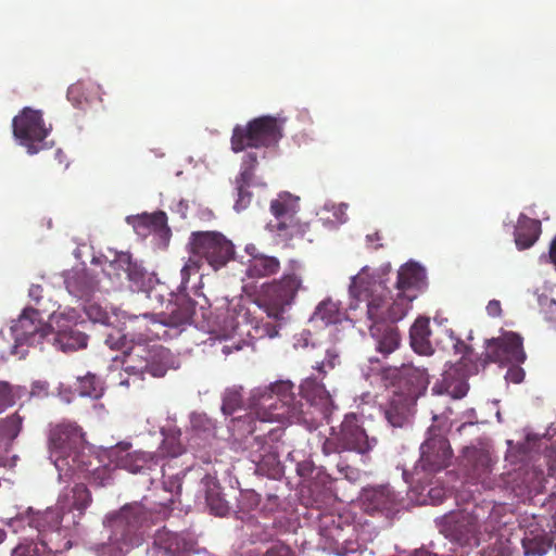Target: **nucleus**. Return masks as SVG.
Masks as SVG:
<instances>
[{"instance_id": "f257e3e1", "label": "nucleus", "mask_w": 556, "mask_h": 556, "mask_svg": "<svg viewBox=\"0 0 556 556\" xmlns=\"http://www.w3.org/2000/svg\"><path fill=\"white\" fill-rule=\"evenodd\" d=\"M306 403L296 400L294 384L290 380H279L266 387L252 390L250 396V432L265 431L262 426L274 421L304 424L317 428L328 420L332 412L329 392L316 378H307L301 386Z\"/></svg>"}, {"instance_id": "f03ea898", "label": "nucleus", "mask_w": 556, "mask_h": 556, "mask_svg": "<svg viewBox=\"0 0 556 556\" xmlns=\"http://www.w3.org/2000/svg\"><path fill=\"white\" fill-rule=\"evenodd\" d=\"M123 331L129 342L134 343L125 351L123 366L129 375L164 377L172 366V355L168 349L162 345L149 346L146 343L152 340L172 339V333L160 323L155 314L123 315Z\"/></svg>"}, {"instance_id": "7ed1b4c3", "label": "nucleus", "mask_w": 556, "mask_h": 556, "mask_svg": "<svg viewBox=\"0 0 556 556\" xmlns=\"http://www.w3.org/2000/svg\"><path fill=\"white\" fill-rule=\"evenodd\" d=\"M495 460L489 450L483 447L467 446L463 451L462 468L468 481L472 484H480L484 490H515L514 482L523 476L521 483L529 492H541L547 484L556 482V469L548 467V472L542 468L533 467L531 470L521 469L514 473L494 475Z\"/></svg>"}, {"instance_id": "20e7f679", "label": "nucleus", "mask_w": 556, "mask_h": 556, "mask_svg": "<svg viewBox=\"0 0 556 556\" xmlns=\"http://www.w3.org/2000/svg\"><path fill=\"white\" fill-rule=\"evenodd\" d=\"M349 290L354 300L351 308L356 309L364 303L366 317L371 325L394 324L403 319L410 308L381 280L364 271L352 278Z\"/></svg>"}, {"instance_id": "39448f33", "label": "nucleus", "mask_w": 556, "mask_h": 556, "mask_svg": "<svg viewBox=\"0 0 556 556\" xmlns=\"http://www.w3.org/2000/svg\"><path fill=\"white\" fill-rule=\"evenodd\" d=\"M49 457L60 476L67 478L88 471L92 455L86 444L83 429L73 421H62L50 427Z\"/></svg>"}, {"instance_id": "423d86ee", "label": "nucleus", "mask_w": 556, "mask_h": 556, "mask_svg": "<svg viewBox=\"0 0 556 556\" xmlns=\"http://www.w3.org/2000/svg\"><path fill=\"white\" fill-rule=\"evenodd\" d=\"M148 520V513L140 503L124 505L108 517L113 531L110 543L101 547L100 556H125L135 544L137 531Z\"/></svg>"}, {"instance_id": "0eeeda50", "label": "nucleus", "mask_w": 556, "mask_h": 556, "mask_svg": "<svg viewBox=\"0 0 556 556\" xmlns=\"http://www.w3.org/2000/svg\"><path fill=\"white\" fill-rule=\"evenodd\" d=\"M300 199L289 192H281L270 202V213L274 216L266 228L278 241L289 242L295 238H303L309 229L308 223L298 217Z\"/></svg>"}, {"instance_id": "6e6552de", "label": "nucleus", "mask_w": 556, "mask_h": 556, "mask_svg": "<svg viewBox=\"0 0 556 556\" xmlns=\"http://www.w3.org/2000/svg\"><path fill=\"white\" fill-rule=\"evenodd\" d=\"M282 136V122L269 115L260 116L245 126H235L230 139L231 150L238 153L248 148L276 147Z\"/></svg>"}, {"instance_id": "1a4fd4ad", "label": "nucleus", "mask_w": 556, "mask_h": 556, "mask_svg": "<svg viewBox=\"0 0 556 556\" xmlns=\"http://www.w3.org/2000/svg\"><path fill=\"white\" fill-rule=\"evenodd\" d=\"M318 529L324 548L338 556H350L361 548L356 539L355 526L341 515L333 513L320 514Z\"/></svg>"}, {"instance_id": "9d476101", "label": "nucleus", "mask_w": 556, "mask_h": 556, "mask_svg": "<svg viewBox=\"0 0 556 556\" xmlns=\"http://www.w3.org/2000/svg\"><path fill=\"white\" fill-rule=\"evenodd\" d=\"M480 509L476 508L471 514L462 515L451 529V536L462 546H478L495 532L501 531L500 508L495 506L489 513L486 519L482 520Z\"/></svg>"}, {"instance_id": "9b49d317", "label": "nucleus", "mask_w": 556, "mask_h": 556, "mask_svg": "<svg viewBox=\"0 0 556 556\" xmlns=\"http://www.w3.org/2000/svg\"><path fill=\"white\" fill-rule=\"evenodd\" d=\"M301 288V276L294 270L287 271L280 279L263 285L258 305L269 318L280 320L286 307L292 304Z\"/></svg>"}, {"instance_id": "f8f14e48", "label": "nucleus", "mask_w": 556, "mask_h": 556, "mask_svg": "<svg viewBox=\"0 0 556 556\" xmlns=\"http://www.w3.org/2000/svg\"><path fill=\"white\" fill-rule=\"evenodd\" d=\"M66 501H58L55 506L37 511L30 517L29 525L38 530L40 541L52 538L54 543L63 544L78 526L75 515L65 514Z\"/></svg>"}, {"instance_id": "ddd939ff", "label": "nucleus", "mask_w": 556, "mask_h": 556, "mask_svg": "<svg viewBox=\"0 0 556 556\" xmlns=\"http://www.w3.org/2000/svg\"><path fill=\"white\" fill-rule=\"evenodd\" d=\"M189 251L215 270L224 267L235 256L232 242L217 231H193L189 240Z\"/></svg>"}, {"instance_id": "4468645a", "label": "nucleus", "mask_w": 556, "mask_h": 556, "mask_svg": "<svg viewBox=\"0 0 556 556\" xmlns=\"http://www.w3.org/2000/svg\"><path fill=\"white\" fill-rule=\"evenodd\" d=\"M283 434L281 427L269 428L264 434H257L250 443V458L256 471L275 477L280 472L278 443Z\"/></svg>"}, {"instance_id": "2eb2a0df", "label": "nucleus", "mask_w": 556, "mask_h": 556, "mask_svg": "<svg viewBox=\"0 0 556 556\" xmlns=\"http://www.w3.org/2000/svg\"><path fill=\"white\" fill-rule=\"evenodd\" d=\"M12 127L15 138L29 154H36L43 148L41 143L50 132V128L45 125L42 113L30 108H24L13 118Z\"/></svg>"}, {"instance_id": "dca6fc26", "label": "nucleus", "mask_w": 556, "mask_h": 556, "mask_svg": "<svg viewBox=\"0 0 556 556\" xmlns=\"http://www.w3.org/2000/svg\"><path fill=\"white\" fill-rule=\"evenodd\" d=\"M78 318L79 314L75 309L53 315L52 321L55 324V330L52 328V334L48 341L64 352L85 349L88 336L76 328Z\"/></svg>"}, {"instance_id": "f3484780", "label": "nucleus", "mask_w": 556, "mask_h": 556, "mask_svg": "<svg viewBox=\"0 0 556 556\" xmlns=\"http://www.w3.org/2000/svg\"><path fill=\"white\" fill-rule=\"evenodd\" d=\"M483 356V366L488 363L521 364L526 361L522 338L515 332H506L502 337L488 340Z\"/></svg>"}, {"instance_id": "a211bd4d", "label": "nucleus", "mask_w": 556, "mask_h": 556, "mask_svg": "<svg viewBox=\"0 0 556 556\" xmlns=\"http://www.w3.org/2000/svg\"><path fill=\"white\" fill-rule=\"evenodd\" d=\"M40 308L26 307L11 327L18 344L39 345L48 341L52 327L42 323Z\"/></svg>"}, {"instance_id": "6ab92c4d", "label": "nucleus", "mask_w": 556, "mask_h": 556, "mask_svg": "<svg viewBox=\"0 0 556 556\" xmlns=\"http://www.w3.org/2000/svg\"><path fill=\"white\" fill-rule=\"evenodd\" d=\"M453 456L448 440L437 429L428 430V438L420 446V467L428 472H437L450 466Z\"/></svg>"}, {"instance_id": "aec40b11", "label": "nucleus", "mask_w": 556, "mask_h": 556, "mask_svg": "<svg viewBox=\"0 0 556 556\" xmlns=\"http://www.w3.org/2000/svg\"><path fill=\"white\" fill-rule=\"evenodd\" d=\"M478 370V363L469 364L465 361H458L444 370L441 380L433 386L432 390L438 394H447L453 399H462L469 390V376L477 374Z\"/></svg>"}, {"instance_id": "412c9836", "label": "nucleus", "mask_w": 556, "mask_h": 556, "mask_svg": "<svg viewBox=\"0 0 556 556\" xmlns=\"http://www.w3.org/2000/svg\"><path fill=\"white\" fill-rule=\"evenodd\" d=\"M338 440H340L343 448L353 451L358 454L369 453L377 444L375 438H369L366 433L361 417L355 413L344 416V419L338 428H336Z\"/></svg>"}, {"instance_id": "4be33fe9", "label": "nucleus", "mask_w": 556, "mask_h": 556, "mask_svg": "<svg viewBox=\"0 0 556 556\" xmlns=\"http://www.w3.org/2000/svg\"><path fill=\"white\" fill-rule=\"evenodd\" d=\"M362 501L367 513H382L387 517L399 511L401 505L397 494L389 485L364 489Z\"/></svg>"}, {"instance_id": "5701e85b", "label": "nucleus", "mask_w": 556, "mask_h": 556, "mask_svg": "<svg viewBox=\"0 0 556 556\" xmlns=\"http://www.w3.org/2000/svg\"><path fill=\"white\" fill-rule=\"evenodd\" d=\"M195 312V303L189 296H177L175 302L169 303L167 312L159 314L160 323L169 330L172 338L178 336L181 328L192 323Z\"/></svg>"}, {"instance_id": "b1692460", "label": "nucleus", "mask_w": 556, "mask_h": 556, "mask_svg": "<svg viewBox=\"0 0 556 556\" xmlns=\"http://www.w3.org/2000/svg\"><path fill=\"white\" fill-rule=\"evenodd\" d=\"M424 278L425 271L418 264L406 263L397 270L396 282L392 291L410 307L412 302L417 298Z\"/></svg>"}, {"instance_id": "393cba45", "label": "nucleus", "mask_w": 556, "mask_h": 556, "mask_svg": "<svg viewBox=\"0 0 556 556\" xmlns=\"http://www.w3.org/2000/svg\"><path fill=\"white\" fill-rule=\"evenodd\" d=\"M130 443H118L112 455L116 457L117 466L128 470L129 472L137 473L143 469H150L152 465H156L159 456L155 453H148L141 451L129 452Z\"/></svg>"}, {"instance_id": "a878e982", "label": "nucleus", "mask_w": 556, "mask_h": 556, "mask_svg": "<svg viewBox=\"0 0 556 556\" xmlns=\"http://www.w3.org/2000/svg\"><path fill=\"white\" fill-rule=\"evenodd\" d=\"M416 397L412 394L394 392L384 408L387 421L394 428L409 424L415 413Z\"/></svg>"}, {"instance_id": "bb28decb", "label": "nucleus", "mask_w": 556, "mask_h": 556, "mask_svg": "<svg viewBox=\"0 0 556 556\" xmlns=\"http://www.w3.org/2000/svg\"><path fill=\"white\" fill-rule=\"evenodd\" d=\"M153 545L163 552L162 556H178L191 552L195 540L189 533H176L163 528L156 531Z\"/></svg>"}, {"instance_id": "cd10ccee", "label": "nucleus", "mask_w": 556, "mask_h": 556, "mask_svg": "<svg viewBox=\"0 0 556 556\" xmlns=\"http://www.w3.org/2000/svg\"><path fill=\"white\" fill-rule=\"evenodd\" d=\"M369 331L375 340L376 351L384 357L400 348L401 334L393 324L370 325Z\"/></svg>"}, {"instance_id": "c85d7f7f", "label": "nucleus", "mask_w": 556, "mask_h": 556, "mask_svg": "<svg viewBox=\"0 0 556 556\" xmlns=\"http://www.w3.org/2000/svg\"><path fill=\"white\" fill-rule=\"evenodd\" d=\"M430 319L418 317L409 329L410 346L417 354L432 355L434 350L430 341Z\"/></svg>"}, {"instance_id": "c756f323", "label": "nucleus", "mask_w": 556, "mask_h": 556, "mask_svg": "<svg viewBox=\"0 0 556 556\" xmlns=\"http://www.w3.org/2000/svg\"><path fill=\"white\" fill-rule=\"evenodd\" d=\"M280 270V261L271 255L257 254L245 263V276L249 279H262L276 275Z\"/></svg>"}, {"instance_id": "7c9ffc66", "label": "nucleus", "mask_w": 556, "mask_h": 556, "mask_svg": "<svg viewBox=\"0 0 556 556\" xmlns=\"http://www.w3.org/2000/svg\"><path fill=\"white\" fill-rule=\"evenodd\" d=\"M71 540H66L63 544L54 543L52 538L42 540L40 543H21L12 552V556H50L51 553H62L70 549Z\"/></svg>"}, {"instance_id": "2f4dec72", "label": "nucleus", "mask_w": 556, "mask_h": 556, "mask_svg": "<svg viewBox=\"0 0 556 556\" xmlns=\"http://www.w3.org/2000/svg\"><path fill=\"white\" fill-rule=\"evenodd\" d=\"M541 233V222L521 215L515 228V242L519 250L529 249L539 239Z\"/></svg>"}, {"instance_id": "473e14b6", "label": "nucleus", "mask_w": 556, "mask_h": 556, "mask_svg": "<svg viewBox=\"0 0 556 556\" xmlns=\"http://www.w3.org/2000/svg\"><path fill=\"white\" fill-rule=\"evenodd\" d=\"M59 501H66L65 514H68L70 518L75 515L79 522L86 509L90 506L92 496L85 484L77 483L72 489V501L67 497L59 498Z\"/></svg>"}, {"instance_id": "72a5a7b5", "label": "nucleus", "mask_w": 556, "mask_h": 556, "mask_svg": "<svg viewBox=\"0 0 556 556\" xmlns=\"http://www.w3.org/2000/svg\"><path fill=\"white\" fill-rule=\"evenodd\" d=\"M522 556H542L547 553L549 548V540L544 534L543 530L535 529L528 533L522 532L521 535Z\"/></svg>"}, {"instance_id": "f704fd0d", "label": "nucleus", "mask_w": 556, "mask_h": 556, "mask_svg": "<svg viewBox=\"0 0 556 556\" xmlns=\"http://www.w3.org/2000/svg\"><path fill=\"white\" fill-rule=\"evenodd\" d=\"M255 170L244 168L241 166L240 173L236 178V189L238 192V200L236 201L235 208L242 210L245 208L252 199V193L248 190L254 179Z\"/></svg>"}, {"instance_id": "c9c22d12", "label": "nucleus", "mask_w": 556, "mask_h": 556, "mask_svg": "<svg viewBox=\"0 0 556 556\" xmlns=\"http://www.w3.org/2000/svg\"><path fill=\"white\" fill-rule=\"evenodd\" d=\"M24 417L14 412L7 417L0 418V443L10 444L20 434Z\"/></svg>"}, {"instance_id": "e433bc0d", "label": "nucleus", "mask_w": 556, "mask_h": 556, "mask_svg": "<svg viewBox=\"0 0 556 556\" xmlns=\"http://www.w3.org/2000/svg\"><path fill=\"white\" fill-rule=\"evenodd\" d=\"M494 551L496 556H522L521 534L509 533L506 536L504 533H500L494 543Z\"/></svg>"}, {"instance_id": "4c0bfd02", "label": "nucleus", "mask_w": 556, "mask_h": 556, "mask_svg": "<svg viewBox=\"0 0 556 556\" xmlns=\"http://www.w3.org/2000/svg\"><path fill=\"white\" fill-rule=\"evenodd\" d=\"M26 393L22 386L0 380V414L13 407Z\"/></svg>"}, {"instance_id": "58836bf2", "label": "nucleus", "mask_w": 556, "mask_h": 556, "mask_svg": "<svg viewBox=\"0 0 556 556\" xmlns=\"http://www.w3.org/2000/svg\"><path fill=\"white\" fill-rule=\"evenodd\" d=\"M203 481H206L208 489L206 490V503L210 509L216 516H224L228 511L227 503L220 497L218 489V483L212 477L206 476Z\"/></svg>"}, {"instance_id": "ea45409f", "label": "nucleus", "mask_w": 556, "mask_h": 556, "mask_svg": "<svg viewBox=\"0 0 556 556\" xmlns=\"http://www.w3.org/2000/svg\"><path fill=\"white\" fill-rule=\"evenodd\" d=\"M77 390L81 396H89L92 399L101 397L103 388L101 380L94 374H86L84 377H78Z\"/></svg>"}, {"instance_id": "a19ab883", "label": "nucleus", "mask_w": 556, "mask_h": 556, "mask_svg": "<svg viewBox=\"0 0 556 556\" xmlns=\"http://www.w3.org/2000/svg\"><path fill=\"white\" fill-rule=\"evenodd\" d=\"M163 435L164 439L160 446V453L156 454L159 457L160 455L163 457H177L185 452V446L179 439L180 432H163Z\"/></svg>"}, {"instance_id": "79ce46f5", "label": "nucleus", "mask_w": 556, "mask_h": 556, "mask_svg": "<svg viewBox=\"0 0 556 556\" xmlns=\"http://www.w3.org/2000/svg\"><path fill=\"white\" fill-rule=\"evenodd\" d=\"M316 319H320L325 325H333L340 321V311L336 302L331 300L323 301L314 313Z\"/></svg>"}, {"instance_id": "37998d69", "label": "nucleus", "mask_w": 556, "mask_h": 556, "mask_svg": "<svg viewBox=\"0 0 556 556\" xmlns=\"http://www.w3.org/2000/svg\"><path fill=\"white\" fill-rule=\"evenodd\" d=\"M243 404L241 389L230 388L226 389L223 394L222 410L225 415H232L240 409Z\"/></svg>"}, {"instance_id": "c03bdc74", "label": "nucleus", "mask_w": 556, "mask_h": 556, "mask_svg": "<svg viewBox=\"0 0 556 556\" xmlns=\"http://www.w3.org/2000/svg\"><path fill=\"white\" fill-rule=\"evenodd\" d=\"M443 334L448 339L455 354H460L462 357L459 361H465L466 363H475L472 361V349L467 345L460 338L456 337L452 330H444Z\"/></svg>"}, {"instance_id": "a18cd8bd", "label": "nucleus", "mask_w": 556, "mask_h": 556, "mask_svg": "<svg viewBox=\"0 0 556 556\" xmlns=\"http://www.w3.org/2000/svg\"><path fill=\"white\" fill-rule=\"evenodd\" d=\"M166 214L164 212H157L151 215L144 214L140 216L138 225L152 228L155 231L169 232V229L166 226Z\"/></svg>"}, {"instance_id": "49530a36", "label": "nucleus", "mask_w": 556, "mask_h": 556, "mask_svg": "<svg viewBox=\"0 0 556 556\" xmlns=\"http://www.w3.org/2000/svg\"><path fill=\"white\" fill-rule=\"evenodd\" d=\"M86 315L92 323L110 324L109 313L97 303H87L84 307Z\"/></svg>"}, {"instance_id": "de8ad7c7", "label": "nucleus", "mask_w": 556, "mask_h": 556, "mask_svg": "<svg viewBox=\"0 0 556 556\" xmlns=\"http://www.w3.org/2000/svg\"><path fill=\"white\" fill-rule=\"evenodd\" d=\"M340 363L339 355L333 350H327L321 361H317L313 366L314 369L325 376L329 370L333 369Z\"/></svg>"}, {"instance_id": "09e8293b", "label": "nucleus", "mask_w": 556, "mask_h": 556, "mask_svg": "<svg viewBox=\"0 0 556 556\" xmlns=\"http://www.w3.org/2000/svg\"><path fill=\"white\" fill-rule=\"evenodd\" d=\"M126 276L128 280L132 283L134 288H136L139 291L143 289L147 273L140 265L134 262V264L127 271Z\"/></svg>"}, {"instance_id": "8fccbe9b", "label": "nucleus", "mask_w": 556, "mask_h": 556, "mask_svg": "<svg viewBox=\"0 0 556 556\" xmlns=\"http://www.w3.org/2000/svg\"><path fill=\"white\" fill-rule=\"evenodd\" d=\"M201 258L191 254V256L188 258V261L185 263L180 270L181 283H187L190 279V276L199 271L201 267Z\"/></svg>"}, {"instance_id": "3c124183", "label": "nucleus", "mask_w": 556, "mask_h": 556, "mask_svg": "<svg viewBox=\"0 0 556 556\" xmlns=\"http://www.w3.org/2000/svg\"><path fill=\"white\" fill-rule=\"evenodd\" d=\"M330 438H327L323 443V453L325 455H330L333 453H340L342 451H345L343 448V445L341 444L340 440H338V435L336 432V427H331Z\"/></svg>"}, {"instance_id": "603ef678", "label": "nucleus", "mask_w": 556, "mask_h": 556, "mask_svg": "<svg viewBox=\"0 0 556 556\" xmlns=\"http://www.w3.org/2000/svg\"><path fill=\"white\" fill-rule=\"evenodd\" d=\"M67 99L76 106H79L83 104L84 100H86L85 94H84L83 83H76L68 87Z\"/></svg>"}, {"instance_id": "864d4df0", "label": "nucleus", "mask_w": 556, "mask_h": 556, "mask_svg": "<svg viewBox=\"0 0 556 556\" xmlns=\"http://www.w3.org/2000/svg\"><path fill=\"white\" fill-rule=\"evenodd\" d=\"M132 264L134 262L129 253H119L110 263V267H112L114 270H123L125 274H127Z\"/></svg>"}, {"instance_id": "5fc2aeb1", "label": "nucleus", "mask_w": 556, "mask_h": 556, "mask_svg": "<svg viewBox=\"0 0 556 556\" xmlns=\"http://www.w3.org/2000/svg\"><path fill=\"white\" fill-rule=\"evenodd\" d=\"M129 338L125 337V331L119 337H115L113 334H109L105 343L112 350H123V354L125 355V351H127L130 346H128Z\"/></svg>"}, {"instance_id": "6e6d98bb", "label": "nucleus", "mask_w": 556, "mask_h": 556, "mask_svg": "<svg viewBox=\"0 0 556 556\" xmlns=\"http://www.w3.org/2000/svg\"><path fill=\"white\" fill-rule=\"evenodd\" d=\"M265 556H294V554L288 545L276 543L266 551Z\"/></svg>"}, {"instance_id": "4d7b16f0", "label": "nucleus", "mask_w": 556, "mask_h": 556, "mask_svg": "<svg viewBox=\"0 0 556 556\" xmlns=\"http://www.w3.org/2000/svg\"><path fill=\"white\" fill-rule=\"evenodd\" d=\"M255 331L258 333V337L274 338L278 334V327L273 323H264L261 326L257 325Z\"/></svg>"}, {"instance_id": "13d9d810", "label": "nucleus", "mask_w": 556, "mask_h": 556, "mask_svg": "<svg viewBox=\"0 0 556 556\" xmlns=\"http://www.w3.org/2000/svg\"><path fill=\"white\" fill-rule=\"evenodd\" d=\"M518 365L519 364H513V366L508 368L505 376L506 380L513 383H520L523 380L525 371Z\"/></svg>"}, {"instance_id": "bf43d9fd", "label": "nucleus", "mask_w": 556, "mask_h": 556, "mask_svg": "<svg viewBox=\"0 0 556 556\" xmlns=\"http://www.w3.org/2000/svg\"><path fill=\"white\" fill-rule=\"evenodd\" d=\"M29 298L34 301L37 306H41L43 300V288L41 285L33 283L28 291Z\"/></svg>"}, {"instance_id": "052dcab7", "label": "nucleus", "mask_w": 556, "mask_h": 556, "mask_svg": "<svg viewBox=\"0 0 556 556\" xmlns=\"http://www.w3.org/2000/svg\"><path fill=\"white\" fill-rule=\"evenodd\" d=\"M258 161H257V154L255 152H248L241 162V166L244 168L253 169L255 170L257 167Z\"/></svg>"}, {"instance_id": "680f3d73", "label": "nucleus", "mask_w": 556, "mask_h": 556, "mask_svg": "<svg viewBox=\"0 0 556 556\" xmlns=\"http://www.w3.org/2000/svg\"><path fill=\"white\" fill-rule=\"evenodd\" d=\"M49 383L46 381H35L31 386V395L48 394Z\"/></svg>"}, {"instance_id": "e2e57ef3", "label": "nucleus", "mask_w": 556, "mask_h": 556, "mask_svg": "<svg viewBox=\"0 0 556 556\" xmlns=\"http://www.w3.org/2000/svg\"><path fill=\"white\" fill-rule=\"evenodd\" d=\"M486 312L492 317H498L502 314L501 302L497 300H491L486 305Z\"/></svg>"}, {"instance_id": "0e129e2a", "label": "nucleus", "mask_w": 556, "mask_h": 556, "mask_svg": "<svg viewBox=\"0 0 556 556\" xmlns=\"http://www.w3.org/2000/svg\"><path fill=\"white\" fill-rule=\"evenodd\" d=\"M243 341H238V342H235L232 340L230 341H227L223 346H222V352L225 354V355H228L235 351H239L242 349V344Z\"/></svg>"}, {"instance_id": "69168bd1", "label": "nucleus", "mask_w": 556, "mask_h": 556, "mask_svg": "<svg viewBox=\"0 0 556 556\" xmlns=\"http://www.w3.org/2000/svg\"><path fill=\"white\" fill-rule=\"evenodd\" d=\"M338 469L340 472L344 475V477L349 480L355 479L357 476V470L349 465L338 464Z\"/></svg>"}, {"instance_id": "338daca9", "label": "nucleus", "mask_w": 556, "mask_h": 556, "mask_svg": "<svg viewBox=\"0 0 556 556\" xmlns=\"http://www.w3.org/2000/svg\"><path fill=\"white\" fill-rule=\"evenodd\" d=\"M245 252L249 254L250 258H253L254 255L263 254L257 250V248L254 244H249L245 248Z\"/></svg>"}, {"instance_id": "774afa93", "label": "nucleus", "mask_w": 556, "mask_h": 556, "mask_svg": "<svg viewBox=\"0 0 556 556\" xmlns=\"http://www.w3.org/2000/svg\"><path fill=\"white\" fill-rule=\"evenodd\" d=\"M549 257H551L552 262L556 265V238L551 243Z\"/></svg>"}]
</instances>
